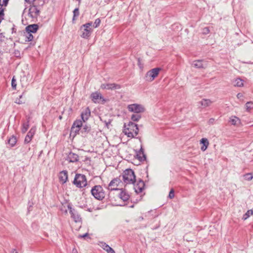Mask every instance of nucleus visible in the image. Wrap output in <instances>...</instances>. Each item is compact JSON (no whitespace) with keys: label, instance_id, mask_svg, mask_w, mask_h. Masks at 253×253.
I'll return each mask as SVG.
<instances>
[{"label":"nucleus","instance_id":"obj_22","mask_svg":"<svg viewBox=\"0 0 253 253\" xmlns=\"http://www.w3.org/2000/svg\"><path fill=\"white\" fill-rule=\"evenodd\" d=\"M30 118L29 117L27 118V121L25 122H24L22 124V127L21 129V131L23 133H25L28 130L29 127V123H30Z\"/></svg>","mask_w":253,"mask_h":253},{"label":"nucleus","instance_id":"obj_20","mask_svg":"<svg viewBox=\"0 0 253 253\" xmlns=\"http://www.w3.org/2000/svg\"><path fill=\"white\" fill-rule=\"evenodd\" d=\"M91 130V127L90 126L84 125H83L81 128V133L83 136H85L88 133L90 132Z\"/></svg>","mask_w":253,"mask_h":253},{"label":"nucleus","instance_id":"obj_2","mask_svg":"<svg viewBox=\"0 0 253 253\" xmlns=\"http://www.w3.org/2000/svg\"><path fill=\"white\" fill-rule=\"evenodd\" d=\"M123 180L126 184H134L136 181L134 171L131 169H126L123 174Z\"/></svg>","mask_w":253,"mask_h":253},{"label":"nucleus","instance_id":"obj_52","mask_svg":"<svg viewBox=\"0 0 253 253\" xmlns=\"http://www.w3.org/2000/svg\"><path fill=\"white\" fill-rule=\"evenodd\" d=\"M22 97V95L20 96V98L19 99H21ZM16 102L18 103V104H22V103H23V102L22 101L20 100V99H19L18 102Z\"/></svg>","mask_w":253,"mask_h":253},{"label":"nucleus","instance_id":"obj_27","mask_svg":"<svg viewBox=\"0 0 253 253\" xmlns=\"http://www.w3.org/2000/svg\"><path fill=\"white\" fill-rule=\"evenodd\" d=\"M199 103L204 107H206L209 106L211 104V101L210 99H204L201 100Z\"/></svg>","mask_w":253,"mask_h":253},{"label":"nucleus","instance_id":"obj_26","mask_svg":"<svg viewBox=\"0 0 253 253\" xmlns=\"http://www.w3.org/2000/svg\"><path fill=\"white\" fill-rule=\"evenodd\" d=\"M83 121L81 120H76L72 125L73 128H74V127L81 128L83 126Z\"/></svg>","mask_w":253,"mask_h":253},{"label":"nucleus","instance_id":"obj_13","mask_svg":"<svg viewBox=\"0 0 253 253\" xmlns=\"http://www.w3.org/2000/svg\"><path fill=\"white\" fill-rule=\"evenodd\" d=\"M80 31L82 32L81 36L83 38L87 39L90 36L92 29H87L82 26L80 28Z\"/></svg>","mask_w":253,"mask_h":253},{"label":"nucleus","instance_id":"obj_57","mask_svg":"<svg viewBox=\"0 0 253 253\" xmlns=\"http://www.w3.org/2000/svg\"><path fill=\"white\" fill-rule=\"evenodd\" d=\"M0 6H2V3H1V0H0Z\"/></svg>","mask_w":253,"mask_h":253},{"label":"nucleus","instance_id":"obj_4","mask_svg":"<svg viewBox=\"0 0 253 253\" xmlns=\"http://www.w3.org/2000/svg\"><path fill=\"white\" fill-rule=\"evenodd\" d=\"M73 183L78 188H82L87 185V180L85 175L77 173Z\"/></svg>","mask_w":253,"mask_h":253},{"label":"nucleus","instance_id":"obj_41","mask_svg":"<svg viewBox=\"0 0 253 253\" xmlns=\"http://www.w3.org/2000/svg\"><path fill=\"white\" fill-rule=\"evenodd\" d=\"M174 197V191L173 189H171L169 194V198L170 199L173 198Z\"/></svg>","mask_w":253,"mask_h":253},{"label":"nucleus","instance_id":"obj_32","mask_svg":"<svg viewBox=\"0 0 253 253\" xmlns=\"http://www.w3.org/2000/svg\"><path fill=\"white\" fill-rule=\"evenodd\" d=\"M240 121L239 119L236 117V116H232L230 118L229 122L231 123V124L233 125H236L237 124V122H239Z\"/></svg>","mask_w":253,"mask_h":253},{"label":"nucleus","instance_id":"obj_53","mask_svg":"<svg viewBox=\"0 0 253 253\" xmlns=\"http://www.w3.org/2000/svg\"><path fill=\"white\" fill-rule=\"evenodd\" d=\"M15 26L14 25L13 27L11 29L12 33H16V29L15 28Z\"/></svg>","mask_w":253,"mask_h":253},{"label":"nucleus","instance_id":"obj_58","mask_svg":"<svg viewBox=\"0 0 253 253\" xmlns=\"http://www.w3.org/2000/svg\"><path fill=\"white\" fill-rule=\"evenodd\" d=\"M2 8H2L1 7H0V10L1 9H2Z\"/></svg>","mask_w":253,"mask_h":253},{"label":"nucleus","instance_id":"obj_56","mask_svg":"<svg viewBox=\"0 0 253 253\" xmlns=\"http://www.w3.org/2000/svg\"><path fill=\"white\" fill-rule=\"evenodd\" d=\"M41 2H41V5H42L43 4V3H44V2H43V0H42Z\"/></svg>","mask_w":253,"mask_h":253},{"label":"nucleus","instance_id":"obj_40","mask_svg":"<svg viewBox=\"0 0 253 253\" xmlns=\"http://www.w3.org/2000/svg\"><path fill=\"white\" fill-rule=\"evenodd\" d=\"M100 22H101V20H100L99 18H97L95 20V22L94 23V25H93V27L94 28H97L98 27L100 24Z\"/></svg>","mask_w":253,"mask_h":253},{"label":"nucleus","instance_id":"obj_1","mask_svg":"<svg viewBox=\"0 0 253 253\" xmlns=\"http://www.w3.org/2000/svg\"><path fill=\"white\" fill-rule=\"evenodd\" d=\"M123 132L128 137L137 138L139 128L138 125L132 122H129L127 124L125 123Z\"/></svg>","mask_w":253,"mask_h":253},{"label":"nucleus","instance_id":"obj_10","mask_svg":"<svg viewBox=\"0 0 253 253\" xmlns=\"http://www.w3.org/2000/svg\"><path fill=\"white\" fill-rule=\"evenodd\" d=\"M121 180L118 178H115L112 180L108 185V189L110 190H118L117 188L118 185L121 183Z\"/></svg>","mask_w":253,"mask_h":253},{"label":"nucleus","instance_id":"obj_5","mask_svg":"<svg viewBox=\"0 0 253 253\" xmlns=\"http://www.w3.org/2000/svg\"><path fill=\"white\" fill-rule=\"evenodd\" d=\"M127 109L129 112L134 113H141L145 111V108L142 105L136 103L128 105Z\"/></svg>","mask_w":253,"mask_h":253},{"label":"nucleus","instance_id":"obj_55","mask_svg":"<svg viewBox=\"0 0 253 253\" xmlns=\"http://www.w3.org/2000/svg\"><path fill=\"white\" fill-rule=\"evenodd\" d=\"M10 253H18L15 249H13Z\"/></svg>","mask_w":253,"mask_h":253},{"label":"nucleus","instance_id":"obj_45","mask_svg":"<svg viewBox=\"0 0 253 253\" xmlns=\"http://www.w3.org/2000/svg\"><path fill=\"white\" fill-rule=\"evenodd\" d=\"M5 37L3 33H0V44L4 41Z\"/></svg>","mask_w":253,"mask_h":253},{"label":"nucleus","instance_id":"obj_8","mask_svg":"<svg viewBox=\"0 0 253 253\" xmlns=\"http://www.w3.org/2000/svg\"><path fill=\"white\" fill-rule=\"evenodd\" d=\"M161 70V68H153L149 71H148L146 74V77H150V81H152L154 80V79L158 76L159 72Z\"/></svg>","mask_w":253,"mask_h":253},{"label":"nucleus","instance_id":"obj_36","mask_svg":"<svg viewBox=\"0 0 253 253\" xmlns=\"http://www.w3.org/2000/svg\"><path fill=\"white\" fill-rule=\"evenodd\" d=\"M245 179L248 181H250L253 178V175L252 173H248L244 175Z\"/></svg>","mask_w":253,"mask_h":253},{"label":"nucleus","instance_id":"obj_21","mask_svg":"<svg viewBox=\"0 0 253 253\" xmlns=\"http://www.w3.org/2000/svg\"><path fill=\"white\" fill-rule=\"evenodd\" d=\"M200 143L203 144V146L201 147V150L202 151H205L207 149L209 142L207 138H203L200 140Z\"/></svg>","mask_w":253,"mask_h":253},{"label":"nucleus","instance_id":"obj_7","mask_svg":"<svg viewBox=\"0 0 253 253\" xmlns=\"http://www.w3.org/2000/svg\"><path fill=\"white\" fill-rule=\"evenodd\" d=\"M40 11L38 9L37 6L32 5L30 6L28 12V16L32 18H37L39 16Z\"/></svg>","mask_w":253,"mask_h":253},{"label":"nucleus","instance_id":"obj_54","mask_svg":"<svg viewBox=\"0 0 253 253\" xmlns=\"http://www.w3.org/2000/svg\"><path fill=\"white\" fill-rule=\"evenodd\" d=\"M72 253H78L77 250L75 248L73 249Z\"/></svg>","mask_w":253,"mask_h":253},{"label":"nucleus","instance_id":"obj_44","mask_svg":"<svg viewBox=\"0 0 253 253\" xmlns=\"http://www.w3.org/2000/svg\"><path fill=\"white\" fill-rule=\"evenodd\" d=\"M137 62L138 66L139 67V68L141 69L143 68V65L141 64V59L140 58H137Z\"/></svg>","mask_w":253,"mask_h":253},{"label":"nucleus","instance_id":"obj_47","mask_svg":"<svg viewBox=\"0 0 253 253\" xmlns=\"http://www.w3.org/2000/svg\"><path fill=\"white\" fill-rule=\"evenodd\" d=\"M107 253H115L114 250L110 247L109 249L106 250Z\"/></svg>","mask_w":253,"mask_h":253},{"label":"nucleus","instance_id":"obj_48","mask_svg":"<svg viewBox=\"0 0 253 253\" xmlns=\"http://www.w3.org/2000/svg\"><path fill=\"white\" fill-rule=\"evenodd\" d=\"M8 1L9 0H3L2 5L4 6H6L8 4Z\"/></svg>","mask_w":253,"mask_h":253},{"label":"nucleus","instance_id":"obj_38","mask_svg":"<svg viewBox=\"0 0 253 253\" xmlns=\"http://www.w3.org/2000/svg\"><path fill=\"white\" fill-rule=\"evenodd\" d=\"M100 244H101L100 246L101 247V248L103 250H105L106 251L107 249H109L110 248V247L108 244L105 243V242H101Z\"/></svg>","mask_w":253,"mask_h":253},{"label":"nucleus","instance_id":"obj_50","mask_svg":"<svg viewBox=\"0 0 253 253\" xmlns=\"http://www.w3.org/2000/svg\"><path fill=\"white\" fill-rule=\"evenodd\" d=\"M88 234L87 233H86L82 235H80L79 237L81 238H84L85 237L88 236Z\"/></svg>","mask_w":253,"mask_h":253},{"label":"nucleus","instance_id":"obj_28","mask_svg":"<svg viewBox=\"0 0 253 253\" xmlns=\"http://www.w3.org/2000/svg\"><path fill=\"white\" fill-rule=\"evenodd\" d=\"M24 36L26 37V42H31L33 41L34 37L32 35V33H28V32L25 31L24 32Z\"/></svg>","mask_w":253,"mask_h":253},{"label":"nucleus","instance_id":"obj_14","mask_svg":"<svg viewBox=\"0 0 253 253\" xmlns=\"http://www.w3.org/2000/svg\"><path fill=\"white\" fill-rule=\"evenodd\" d=\"M81 116L84 122H85L88 119L90 116V110L89 107H86L82 111Z\"/></svg>","mask_w":253,"mask_h":253},{"label":"nucleus","instance_id":"obj_33","mask_svg":"<svg viewBox=\"0 0 253 253\" xmlns=\"http://www.w3.org/2000/svg\"><path fill=\"white\" fill-rule=\"evenodd\" d=\"M81 133V128L74 127L73 128V126H72L71 129V134L74 133V135H76L77 134H79Z\"/></svg>","mask_w":253,"mask_h":253},{"label":"nucleus","instance_id":"obj_19","mask_svg":"<svg viewBox=\"0 0 253 253\" xmlns=\"http://www.w3.org/2000/svg\"><path fill=\"white\" fill-rule=\"evenodd\" d=\"M101 87L107 89H113L120 88L121 86L119 84H102Z\"/></svg>","mask_w":253,"mask_h":253},{"label":"nucleus","instance_id":"obj_12","mask_svg":"<svg viewBox=\"0 0 253 253\" xmlns=\"http://www.w3.org/2000/svg\"><path fill=\"white\" fill-rule=\"evenodd\" d=\"M90 98L91 100L95 103H99L101 99L104 100L103 97L101 93L98 92L92 93L90 95Z\"/></svg>","mask_w":253,"mask_h":253},{"label":"nucleus","instance_id":"obj_35","mask_svg":"<svg viewBox=\"0 0 253 253\" xmlns=\"http://www.w3.org/2000/svg\"><path fill=\"white\" fill-rule=\"evenodd\" d=\"M194 66L197 68H203L202 60H197L194 61Z\"/></svg>","mask_w":253,"mask_h":253},{"label":"nucleus","instance_id":"obj_34","mask_svg":"<svg viewBox=\"0 0 253 253\" xmlns=\"http://www.w3.org/2000/svg\"><path fill=\"white\" fill-rule=\"evenodd\" d=\"M79 14H80L79 8L77 7L73 11V17L72 20L74 21L75 20H76V17H78Z\"/></svg>","mask_w":253,"mask_h":253},{"label":"nucleus","instance_id":"obj_6","mask_svg":"<svg viewBox=\"0 0 253 253\" xmlns=\"http://www.w3.org/2000/svg\"><path fill=\"white\" fill-rule=\"evenodd\" d=\"M68 209L69 210L70 213L71 214V217L74 219L75 222H78L81 221V217L78 214L77 211L72 208L71 206L69 204L68 205Z\"/></svg>","mask_w":253,"mask_h":253},{"label":"nucleus","instance_id":"obj_9","mask_svg":"<svg viewBox=\"0 0 253 253\" xmlns=\"http://www.w3.org/2000/svg\"><path fill=\"white\" fill-rule=\"evenodd\" d=\"M145 186V184L144 181L140 178L138 179V180L137 181L136 184H135L134 183V189L135 192L137 194L141 193L144 189Z\"/></svg>","mask_w":253,"mask_h":253},{"label":"nucleus","instance_id":"obj_49","mask_svg":"<svg viewBox=\"0 0 253 253\" xmlns=\"http://www.w3.org/2000/svg\"><path fill=\"white\" fill-rule=\"evenodd\" d=\"M243 97V95L242 93H238L237 95V97L238 98V99H240L241 98H242Z\"/></svg>","mask_w":253,"mask_h":253},{"label":"nucleus","instance_id":"obj_43","mask_svg":"<svg viewBox=\"0 0 253 253\" xmlns=\"http://www.w3.org/2000/svg\"><path fill=\"white\" fill-rule=\"evenodd\" d=\"M92 23L91 22H88L85 24H84L82 26H83V27H85L87 29H91L90 28V27L91 26H92Z\"/></svg>","mask_w":253,"mask_h":253},{"label":"nucleus","instance_id":"obj_30","mask_svg":"<svg viewBox=\"0 0 253 253\" xmlns=\"http://www.w3.org/2000/svg\"><path fill=\"white\" fill-rule=\"evenodd\" d=\"M252 214H253V211L249 210L243 215L242 219L244 220H246Z\"/></svg>","mask_w":253,"mask_h":253},{"label":"nucleus","instance_id":"obj_11","mask_svg":"<svg viewBox=\"0 0 253 253\" xmlns=\"http://www.w3.org/2000/svg\"><path fill=\"white\" fill-rule=\"evenodd\" d=\"M36 131V128L35 127H32L29 132L27 133L24 140L25 143H29L32 140L34 135L35 134Z\"/></svg>","mask_w":253,"mask_h":253},{"label":"nucleus","instance_id":"obj_42","mask_svg":"<svg viewBox=\"0 0 253 253\" xmlns=\"http://www.w3.org/2000/svg\"><path fill=\"white\" fill-rule=\"evenodd\" d=\"M210 31L208 27H205L203 29L202 33L204 35H207L210 33Z\"/></svg>","mask_w":253,"mask_h":253},{"label":"nucleus","instance_id":"obj_15","mask_svg":"<svg viewBox=\"0 0 253 253\" xmlns=\"http://www.w3.org/2000/svg\"><path fill=\"white\" fill-rule=\"evenodd\" d=\"M79 157L78 154L73 152H70L68 154L66 160L70 163H75L79 161Z\"/></svg>","mask_w":253,"mask_h":253},{"label":"nucleus","instance_id":"obj_3","mask_svg":"<svg viewBox=\"0 0 253 253\" xmlns=\"http://www.w3.org/2000/svg\"><path fill=\"white\" fill-rule=\"evenodd\" d=\"M90 192L93 197L98 200L101 201L105 198V191L101 185H95L91 188Z\"/></svg>","mask_w":253,"mask_h":253},{"label":"nucleus","instance_id":"obj_37","mask_svg":"<svg viewBox=\"0 0 253 253\" xmlns=\"http://www.w3.org/2000/svg\"><path fill=\"white\" fill-rule=\"evenodd\" d=\"M100 120L101 121L103 122L105 124V126L107 128H109L110 127V124L111 123V120L110 119H109L108 121L107 120H103L101 118H100Z\"/></svg>","mask_w":253,"mask_h":253},{"label":"nucleus","instance_id":"obj_24","mask_svg":"<svg viewBox=\"0 0 253 253\" xmlns=\"http://www.w3.org/2000/svg\"><path fill=\"white\" fill-rule=\"evenodd\" d=\"M17 142L16 137L12 135L8 140V144L10 146V147H13Z\"/></svg>","mask_w":253,"mask_h":253},{"label":"nucleus","instance_id":"obj_39","mask_svg":"<svg viewBox=\"0 0 253 253\" xmlns=\"http://www.w3.org/2000/svg\"><path fill=\"white\" fill-rule=\"evenodd\" d=\"M11 86H12V88L13 89H16V79H15L14 76L12 79Z\"/></svg>","mask_w":253,"mask_h":253},{"label":"nucleus","instance_id":"obj_25","mask_svg":"<svg viewBox=\"0 0 253 253\" xmlns=\"http://www.w3.org/2000/svg\"><path fill=\"white\" fill-rule=\"evenodd\" d=\"M141 118V115L140 113H135L131 116V120L133 122H138Z\"/></svg>","mask_w":253,"mask_h":253},{"label":"nucleus","instance_id":"obj_17","mask_svg":"<svg viewBox=\"0 0 253 253\" xmlns=\"http://www.w3.org/2000/svg\"><path fill=\"white\" fill-rule=\"evenodd\" d=\"M59 178L62 184L65 183L68 180V172L67 170H62L59 173Z\"/></svg>","mask_w":253,"mask_h":253},{"label":"nucleus","instance_id":"obj_23","mask_svg":"<svg viewBox=\"0 0 253 253\" xmlns=\"http://www.w3.org/2000/svg\"><path fill=\"white\" fill-rule=\"evenodd\" d=\"M119 196L124 201H126L129 198V194L124 190H122Z\"/></svg>","mask_w":253,"mask_h":253},{"label":"nucleus","instance_id":"obj_29","mask_svg":"<svg viewBox=\"0 0 253 253\" xmlns=\"http://www.w3.org/2000/svg\"><path fill=\"white\" fill-rule=\"evenodd\" d=\"M235 86L237 87H242L244 85V81L240 78H237L235 81Z\"/></svg>","mask_w":253,"mask_h":253},{"label":"nucleus","instance_id":"obj_18","mask_svg":"<svg viewBox=\"0 0 253 253\" xmlns=\"http://www.w3.org/2000/svg\"><path fill=\"white\" fill-rule=\"evenodd\" d=\"M136 156L137 159L140 162L144 161L146 159V155L144 154V150L142 147L137 152Z\"/></svg>","mask_w":253,"mask_h":253},{"label":"nucleus","instance_id":"obj_46","mask_svg":"<svg viewBox=\"0 0 253 253\" xmlns=\"http://www.w3.org/2000/svg\"><path fill=\"white\" fill-rule=\"evenodd\" d=\"M215 122V119L214 118H211L209 119L208 121V124L209 125H213Z\"/></svg>","mask_w":253,"mask_h":253},{"label":"nucleus","instance_id":"obj_51","mask_svg":"<svg viewBox=\"0 0 253 253\" xmlns=\"http://www.w3.org/2000/svg\"><path fill=\"white\" fill-rule=\"evenodd\" d=\"M25 1L29 3H33L36 0H25Z\"/></svg>","mask_w":253,"mask_h":253},{"label":"nucleus","instance_id":"obj_16","mask_svg":"<svg viewBox=\"0 0 253 253\" xmlns=\"http://www.w3.org/2000/svg\"><path fill=\"white\" fill-rule=\"evenodd\" d=\"M39 28V26L37 24H31L27 26L25 28V31L28 32V33H35L37 32Z\"/></svg>","mask_w":253,"mask_h":253},{"label":"nucleus","instance_id":"obj_31","mask_svg":"<svg viewBox=\"0 0 253 253\" xmlns=\"http://www.w3.org/2000/svg\"><path fill=\"white\" fill-rule=\"evenodd\" d=\"M246 109L247 112H250L252 109H253V102L249 101L247 102L245 105Z\"/></svg>","mask_w":253,"mask_h":253}]
</instances>
